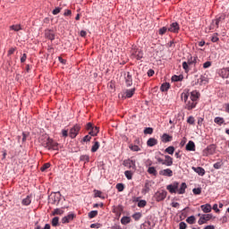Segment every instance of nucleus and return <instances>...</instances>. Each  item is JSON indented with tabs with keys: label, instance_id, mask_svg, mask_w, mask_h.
Masks as SVG:
<instances>
[{
	"label": "nucleus",
	"instance_id": "obj_1",
	"mask_svg": "<svg viewBox=\"0 0 229 229\" xmlns=\"http://www.w3.org/2000/svg\"><path fill=\"white\" fill-rule=\"evenodd\" d=\"M39 140L42 146H44V148H46L47 149H52L53 151H56L58 149V144H56L47 136L41 137Z\"/></svg>",
	"mask_w": 229,
	"mask_h": 229
},
{
	"label": "nucleus",
	"instance_id": "obj_2",
	"mask_svg": "<svg viewBox=\"0 0 229 229\" xmlns=\"http://www.w3.org/2000/svg\"><path fill=\"white\" fill-rule=\"evenodd\" d=\"M216 153V145L211 144L208 146L203 151L202 155L203 157H208L210 155H214Z\"/></svg>",
	"mask_w": 229,
	"mask_h": 229
},
{
	"label": "nucleus",
	"instance_id": "obj_3",
	"mask_svg": "<svg viewBox=\"0 0 229 229\" xmlns=\"http://www.w3.org/2000/svg\"><path fill=\"white\" fill-rule=\"evenodd\" d=\"M180 187V183L178 182H174L166 186L167 191H169L170 194H176L178 192V189Z\"/></svg>",
	"mask_w": 229,
	"mask_h": 229
},
{
	"label": "nucleus",
	"instance_id": "obj_4",
	"mask_svg": "<svg viewBox=\"0 0 229 229\" xmlns=\"http://www.w3.org/2000/svg\"><path fill=\"white\" fill-rule=\"evenodd\" d=\"M153 185H155V182L147 180L143 189L141 190V194H148V192L151 191V187H153Z\"/></svg>",
	"mask_w": 229,
	"mask_h": 229
},
{
	"label": "nucleus",
	"instance_id": "obj_5",
	"mask_svg": "<svg viewBox=\"0 0 229 229\" xmlns=\"http://www.w3.org/2000/svg\"><path fill=\"white\" fill-rule=\"evenodd\" d=\"M135 164H136V161L131 158L125 159L123 161L124 167H128L129 169H133L134 171L137 169V165Z\"/></svg>",
	"mask_w": 229,
	"mask_h": 229
},
{
	"label": "nucleus",
	"instance_id": "obj_6",
	"mask_svg": "<svg viewBox=\"0 0 229 229\" xmlns=\"http://www.w3.org/2000/svg\"><path fill=\"white\" fill-rule=\"evenodd\" d=\"M167 197V191L161 190L156 192L155 198L157 201H164V199Z\"/></svg>",
	"mask_w": 229,
	"mask_h": 229
},
{
	"label": "nucleus",
	"instance_id": "obj_7",
	"mask_svg": "<svg viewBox=\"0 0 229 229\" xmlns=\"http://www.w3.org/2000/svg\"><path fill=\"white\" fill-rule=\"evenodd\" d=\"M78 133H80V125L75 124L71 130H70V137L71 139H76L78 136Z\"/></svg>",
	"mask_w": 229,
	"mask_h": 229
},
{
	"label": "nucleus",
	"instance_id": "obj_8",
	"mask_svg": "<svg viewBox=\"0 0 229 229\" xmlns=\"http://www.w3.org/2000/svg\"><path fill=\"white\" fill-rule=\"evenodd\" d=\"M124 80L126 87H131L133 85V78L131 77V73H130V72H127L124 74Z\"/></svg>",
	"mask_w": 229,
	"mask_h": 229
},
{
	"label": "nucleus",
	"instance_id": "obj_9",
	"mask_svg": "<svg viewBox=\"0 0 229 229\" xmlns=\"http://www.w3.org/2000/svg\"><path fill=\"white\" fill-rule=\"evenodd\" d=\"M210 219H212L211 214L202 215L199 217L198 223H199V225H205V224H207L208 221H210Z\"/></svg>",
	"mask_w": 229,
	"mask_h": 229
},
{
	"label": "nucleus",
	"instance_id": "obj_10",
	"mask_svg": "<svg viewBox=\"0 0 229 229\" xmlns=\"http://www.w3.org/2000/svg\"><path fill=\"white\" fill-rule=\"evenodd\" d=\"M132 58H136V60H142L144 58V53L140 49H137L131 54Z\"/></svg>",
	"mask_w": 229,
	"mask_h": 229
},
{
	"label": "nucleus",
	"instance_id": "obj_11",
	"mask_svg": "<svg viewBox=\"0 0 229 229\" xmlns=\"http://www.w3.org/2000/svg\"><path fill=\"white\" fill-rule=\"evenodd\" d=\"M168 31H171L172 33H178V31H180V24H178L176 21L171 23L170 27L168 28Z\"/></svg>",
	"mask_w": 229,
	"mask_h": 229
},
{
	"label": "nucleus",
	"instance_id": "obj_12",
	"mask_svg": "<svg viewBox=\"0 0 229 229\" xmlns=\"http://www.w3.org/2000/svg\"><path fill=\"white\" fill-rule=\"evenodd\" d=\"M192 171H194V173H197V174H199V176H205V168L201 167V166H192L191 167Z\"/></svg>",
	"mask_w": 229,
	"mask_h": 229
},
{
	"label": "nucleus",
	"instance_id": "obj_13",
	"mask_svg": "<svg viewBox=\"0 0 229 229\" xmlns=\"http://www.w3.org/2000/svg\"><path fill=\"white\" fill-rule=\"evenodd\" d=\"M72 219H74V214H69L65 216H64L61 220V222L63 223V225H65L67 223H71V221H72Z\"/></svg>",
	"mask_w": 229,
	"mask_h": 229
},
{
	"label": "nucleus",
	"instance_id": "obj_14",
	"mask_svg": "<svg viewBox=\"0 0 229 229\" xmlns=\"http://www.w3.org/2000/svg\"><path fill=\"white\" fill-rule=\"evenodd\" d=\"M159 174H161V176H168L169 178H171V176H173V170H171L170 168H166L161 170L159 172Z\"/></svg>",
	"mask_w": 229,
	"mask_h": 229
},
{
	"label": "nucleus",
	"instance_id": "obj_15",
	"mask_svg": "<svg viewBox=\"0 0 229 229\" xmlns=\"http://www.w3.org/2000/svg\"><path fill=\"white\" fill-rule=\"evenodd\" d=\"M198 105V102L194 100H189L186 103L185 108L186 110H192V108H196V106Z\"/></svg>",
	"mask_w": 229,
	"mask_h": 229
},
{
	"label": "nucleus",
	"instance_id": "obj_16",
	"mask_svg": "<svg viewBox=\"0 0 229 229\" xmlns=\"http://www.w3.org/2000/svg\"><path fill=\"white\" fill-rule=\"evenodd\" d=\"M186 151H196V144L194 143V141L190 140L186 144Z\"/></svg>",
	"mask_w": 229,
	"mask_h": 229
},
{
	"label": "nucleus",
	"instance_id": "obj_17",
	"mask_svg": "<svg viewBox=\"0 0 229 229\" xmlns=\"http://www.w3.org/2000/svg\"><path fill=\"white\" fill-rule=\"evenodd\" d=\"M191 101L198 102V99H199V92L197 90L191 91L190 96Z\"/></svg>",
	"mask_w": 229,
	"mask_h": 229
},
{
	"label": "nucleus",
	"instance_id": "obj_18",
	"mask_svg": "<svg viewBox=\"0 0 229 229\" xmlns=\"http://www.w3.org/2000/svg\"><path fill=\"white\" fill-rule=\"evenodd\" d=\"M165 162L163 163V165H166L167 167H171L173 165V157L171 156H165Z\"/></svg>",
	"mask_w": 229,
	"mask_h": 229
},
{
	"label": "nucleus",
	"instance_id": "obj_19",
	"mask_svg": "<svg viewBox=\"0 0 229 229\" xmlns=\"http://www.w3.org/2000/svg\"><path fill=\"white\" fill-rule=\"evenodd\" d=\"M161 140L162 142L164 143H167V142H171V140H173V136L167 134V133H164L162 136H161Z\"/></svg>",
	"mask_w": 229,
	"mask_h": 229
},
{
	"label": "nucleus",
	"instance_id": "obj_20",
	"mask_svg": "<svg viewBox=\"0 0 229 229\" xmlns=\"http://www.w3.org/2000/svg\"><path fill=\"white\" fill-rule=\"evenodd\" d=\"M157 144H158V140L155 138H150L147 141V146H148V148H153V146H157Z\"/></svg>",
	"mask_w": 229,
	"mask_h": 229
},
{
	"label": "nucleus",
	"instance_id": "obj_21",
	"mask_svg": "<svg viewBox=\"0 0 229 229\" xmlns=\"http://www.w3.org/2000/svg\"><path fill=\"white\" fill-rule=\"evenodd\" d=\"M200 208H202V211L205 214H208L209 212H212V206H210V204L201 205Z\"/></svg>",
	"mask_w": 229,
	"mask_h": 229
},
{
	"label": "nucleus",
	"instance_id": "obj_22",
	"mask_svg": "<svg viewBox=\"0 0 229 229\" xmlns=\"http://www.w3.org/2000/svg\"><path fill=\"white\" fill-rule=\"evenodd\" d=\"M220 76L225 79L229 78V67L223 68L221 70Z\"/></svg>",
	"mask_w": 229,
	"mask_h": 229
},
{
	"label": "nucleus",
	"instance_id": "obj_23",
	"mask_svg": "<svg viewBox=\"0 0 229 229\" xmlns=\"http://www.w3.org/2000/svg\"><path fill=\"white\" fill-rule=\"evenodd\" d=\"M187 189V183L182 182L179 189H177V193L185 194V190Z\"/></svg>",
	"mask_w": 229,
	"mask_h": 229
},
{
	"label": "nucleus",
	"instance_id": "obj_24",
	"mask_svg": "<svg viewBox=\"0 0 229 229\" xmlns=\"http://www.w3.org/2000/svg\"><path fill=\"white\" fill-rule=\"evenodd\" d=\"M133 94H135V88L126 89L124 91V96H125V98H131L133 96Z\"/></svg>",
	"mask_w": 229,
	"mask_h": 229
},
{
	"label": "nucleus",
	"instance_id": "obj_25",
	"mask_svg": "<svg viewBox=\"0 0 229 229\" xmlns=\"http://www.w3.org/2000/svg\"><path fill=\"white\" fill-rule=\"evenodd\" d=\"M170 88H171V84H169V82H165L161 85L160 90L161 92H167Z\"/></svg>",
	"mask_w": 229,
	"mask_h": 229
},
{
	"label": "nucleus",
	"instance_id": "obj_26",
	"mask_svg": "<svg viewBox=\"0 0 229 229\" xmlns=\"http://www.w3.org/2000/svg\"><path fill=\"white\" fill-rule=\"evenodd\" d=\"M199 83V85H207V83H208V78H207L205 75H200Z\"/></svg>",
	"mask_w": 229,
	"mask_h": 229
},
{
	"label": "nucleus",
	"instance_id": "obj_27",
	"mask_svg": "<svg viewBox=\"0 0 229 229\" xmlns=\"http://www.w3.org/2000/svg\"><path fill=\"white\" fill-rule=\"evenodd\" d=\"M225 19H226V16L225 14H221L220 16L216 18L215 21L216 28H219V23L222 22V21H225Z\"/></svg>",
	"mask_w": 229,
	"mask_h": 229
},
{
	"label": "nucleus",
	"instance_id": "obj_28",
	"mask_svg": "<svg viewBox=\"0 0 229 229\" xmlns=\"http://www.w3.org/2000/svg\"><path fill=\"white\" fill-rule=\"evenodd\" d=\"M45 35L49 40H55V32L53 30H46Z\"/></svg>",
	"mask_w": 229,
	"mask_h": 229
},
{
	"label": "nucleus",
	"instance_id": "obj_29",
	"mask_svg": "<svg viewBox=\"0 0 229 229\" xmlns=\"http://www.w3.org/2000/svg\"><path fill=\"white\" fill-rule=\"evenodd\" d=\"M21 204L24 205L25 207H28V205L31 204V197L27 196L25 199H22Z\"/></svg>",
	"mask_w": 229,
	"mask_h": 229
},
{
	"label": "nucleus",
	"instance_id": "obj_30",
	"mask_svg": "<svg viewBox=\"0 0 229 229\" xmlns=\"http://www.w3.org/2000/svg\"><path fill=\"white\" fill-rule=\"evenodd\" d=\"M98 133H99V128L98 127L93 126V128L89 131V134L91 135V137H96Z\"/></svg>",
	"mask_w": 229,
	"mask_h": 229
},
{
	"label": "nucleus",
	"instance_id": "obj_31",
	"mask_svg": "<svg viewBox=\"0 0 229 229\" xmlns=\"http://www.w3.org/2000/svg\"><path fill=\"white\" fill-rule=\"evenodd\" d=\"M214 123H216V124H219V126H221V124H224V123H225V118L216 116V117L214 119Z\"/></svg>",
	"mask_w": 229,
	"mask_h": 229
},
{
	"label": "nucleus",
	"instance_id": "obj_32",
	"mask_svg": "<svg viewBox=\"0 0 229 229\" xmlns=\"http://www.w3.org/2000/svg\"><path fill=\"white\" fill-rule=\"evenodd\" d=\"M131 221V218L130 216H123L121 218L122 225H128Z\"/></svg>",
	"mask_w": 229,
	"mask_h": 229
},
{
	"label": "nucleus",
	"instance_id": "obj_33",
	"mask_svg": "<svg viewBox=\"0 0 229 229\" xmlns=\"http://www.w3.org/2000/svg\"><path fill=\"white\" fill-rule=\"evenodd\" d=\"M98 149H99V142L95 141V143L91 147V153H96V151H98Z\"/></svg>",
	"mask_w": 229,
	"mask_h": 229
},
{
	"label": "nucleus",
	"instance_id": "obj_34",
	"mask_svg": "<svg viewBox=\"0 0 229 229\" xmlns=\"http://www.w3.org/2000/svg\"><path fill=\"white\" fill-rule=\"evenodd\" d=\"M129 148L131 149V151H140L141 150V148H140V147H139V145H133V144H130Z\"/></svg>",
	"mask_w": 229,
	"mask_h": 229
},
{
	"label": "nucleus",
	"instance_id": "obj_35",
	"mask_svg": "<svg viewBox=\"0 0 229 229\" xmlns=\"http://www.w3.org/2000/svg\"><path fill=\"white\" fill-rule=\"evenodd\" d=\"M165 153H168V155H174V146L167 147L165 149Z\"/></svg>",
	"mask_w": 229,
	"mask_h": 229
},
{
	"label": "nucleus",
	"instance_id": "obj_36",
	"mask_svg": "<svg viewBox=\"0 0 229 229\" xmlns=\"http://www.w3.org/2000/svg\"><path fill=\"white\" fill-rule=\"evenodd\" d=\"M148 173L149 174H153V176H157V169L155 168V166H149L148 169Z\"/></svg>",
	"mask_w": 229,
	"mask_h": 229
},
{
	"label": "nucleus",
	"instance_id": "obj_37",
	"mask_svg": "<svg viewBox=\"0 0 229 229\" xmlns=\"http://www.w3.org/2000/svg\"><path fill=\"white\" fill-rule=\"evenodd\" d=\"M186 222L189 223V225H194L196 223V216H191L186 219Z\"/></svg>",
	"mask_w": 229,
	"mask_h": 229
},
{
	"label": "nucleus",
	"instance_id": "obj_38",
	"mask_svg": "<svg viewBox=\"0 0 229 229\" xmlns=\"http://www.w3.org/2000/svg\"><path fill=\"white\" fill-rule=\"evenodd\" d=\"M124 174L127 180H131V178H133V173L130 170L125 171Z\"/></svg>",
	"mask_w": 229,
	"mask_h": 229
},
{
	"label": "nucleus",
	"instance_id": "obj_39",
	"mask_svg": "<svg viewBox=\"0 0 229 229\" xmlns=\"http://www.w3.org/2000/svg\"><path fill=\"white\" fill-rule=\"evenodd\" d=\"M143 133L145 135H151L153 133V128L151 127H146L143 131Z\"/></svg>",
	"mask_w": 229,
	"mask_h": 229
},
{
	"label": "nucleus",
	"instance_id": "obj_40",
	"mask_svg": "<svg viewBox=\"0 0 229 229\" xmlns=\"http://www.w3.org/2000/svg\"><path fill=\"white\" fill-rule=\"evenodd\" d=\"M50 167H51V164L46 163L41 166L40 171H42V173H44V172L47 171V169H49Z\"/></svg>",
	"mask_w": 229,
	"mask_h": 229
},
{
	"label": "nucleus",
	"instance_id": "obj_41",
	"mask_svg": "<svg viewBox=\"0 0 229 229\" xmlns=\"http://www.w3.org/2000/svg\"><path fill=\"white\" fill-rule=\"evenodd\" d=\"M182 80H183V76L182 75L172 76V81H182Z\"/></svg>",
	"mask_w": 229,
	"mask_h": 229
},
{
	"label": "nucleus",
	"instance_id": "obj_42",
	"mask_svg": "<svg viewBox=\"0 0 229 229\" xmlns=\"http://www.w3.org/2000/svg\"><path fill=\"white\" fill-rule=\"evenodd\" d=\"M98 216V210H92L88 214L89 219H94Z\"/></svg>",
	"mask_w": 229,
	"mask_h": 229
},
{
	"label": "nucleus",
	"instance_id": "obj_43",
	"mask_svg": "<svg viewBox=\"0 0 229 229\" xmlns=\"http://www.w3.org/2000/svg\"><path fill=\"white\" fill-rule=\"evenodd\" d=\"M132 217L135 221H139V219H140V217H142V213H140V212L134 213L132 215Z\"/></svg>",
	"mask_w": 229,
	"mask_h": 229
},
{
	"label": "nucleus",
	"instance_id": "obj_44",
	"mask_svg": "<svg viewBox=\"0 0 229 229\" xmlns=\"http://www.w3.org/2000/svg\"><path fill=\"white\" fill-rule=\"evenodd\" d=\"M146 205H148V202H146V200L141 199L138 202V207L140 208H144V207H146Z\"/></svg>",
	"mask_w": 229,
	"mask_h": 229
},
{
	"label": "nucleus",
	"instance_id": "obj_45",
	"mask_svg": "<svg viewBox=\"0 0 229 229\" xmlns=\"http://www.w3.org/2000/svg\"><path fill=\"white\" fill-rule=\"evenodd\" d=\"M116 189H117L118 192H123V191H124V184L121 183V182L117 183Z\"/></svg>",
	"mask_w": 229,
	"mask_h": 229
},
{
	"label": "nucleus",
	"instance_id": "obj_46",
	"mask_svg": "<svg viewBox=\"0 0 229 229\" xmlns=\"http://www.w3.org/2000/svg\"><path fill=\"white\" fill-rule=\"evenodd\" d=\"M80 159L81 162H89V160H90V157H89V155H82Z\"/></svg>",
	"mask_w": 229,
	"mask_h": 229
},
{
	"label": "nucleus",
	"instance_id": "obj_47",
	"mask_svg": "<svg viewBox=\"0 0 229 229\" xmlns=\"http://www.w3.org/2000/svg\"><path fill=\"white\" fill-rule=\"evenodd\" d=\"M181 98H182V101L187 103V99H189V93L188 92L182 93Z\"/></svg>",
	"mask_w": 229,
	"mask_h": 229
},
{
	"label": "nucleus",
	"instance_id": "obj_48",
	"mask_svg": "<svg viewBox=\"0 0 229 229\" xmlns=\"http://www.w3.org/2000/svg\"><path fill=\"white\" fill-rule=\"evenodd\" d=\"M11 30H13V31H21V25L17 24V25H12L10 27Z\"/></svg>",
	"mask_w": 229,
	"mask_h": 229
},
{
	"label": "nucleus",
	"instance_id": "obj_49",
	"mask_svg": "<svg viewBox=\"0 0 229 229\" xmlns=\"http://www.w3.org/2000/svg\"><path fill=\"white\" fill-rule=\"evenodd\" d=\"M198 59V57H192V56H191V58L188 60V62H186V63H188L190 65H192V64H196V60Z\"/></svg>",
	"mask_w": 229,
	"mask_h": 229
},
{
	"label": "nucleus",
	"instance_id": "obj_50",
	"mask_svg": "<svg viewBox=\"0 0 229 229\" xmlns=\"http://www.w3.org/2000/svg\"><path fill=\"white\" fill-rule=\"evenodd\" d=\"M192 192H193V194H195V196H198V195L201 194V188H194L192 190Z\"/></svg>",
	"mask_w": 229,
	"mask_h": 229
},
{
	"label": "nucleus",
	"instance_id": "obj_51",
	"mask_svg": "<svg viewBox=\"0 0 229 229\" xmlns=\"http://www.w3.org/2000/svg\"><path fill=\"white\" fill-rule=\"evenodd\" d=\"M213 167H214L215 169H221V167H223V163H221V162H216V163H215V164L213 165Z\"/></svg>",
	"mask_w": 229,
	"mask_h": 229
},
{
	"label": "nucleus",
	"instance_id": "obj_52",
	"mask_svg": "<svg viewBox=\"0 0 229 229\" xmlns=\"http://www.w3.org/2000/svg\"><path fill=\"white\" fill-rule=\"evenodd\" d=\"M72 14V12L71 10H69V9L64 10V13H63V15H64V17H69V16H71Z\"/></svg>",
	"mask_w": 229,
	"mask_h": 229
},
{
	"label": "nucleus",
	"instance_id": "obj_53",
	"mask_svg": "<svg viewBox=\"0 0 229 229\" xmlns=\"http://www.w3.org/2000/svg\"><path fill=\"white\" fill-rule=\"evenodd\" d=\"M52 226H58V216H55L52 219Z\"/></svg>",
	"mask_w": 229,
	"mask_h": 229
},
{
	"label": "nucleus",
	"instance_id": "obj_54",
	"mask_svg": "<svg viewBox=\"0 0 229 229\" xmlns=\"http://www.w3.org/2000/svg\"><path fill=\"white\" fill-rule=\"evenodd\" d=\"M189 65L187 62L182 63V69H184L185 72H189Z\"/></svg>",
	"mask_w": 229,
	"mask_h": 229
},
{
	"label": "nucleus",
	"instance_id": "obj_55",
	"mask_svg": "<svg viewBox=\"0 0 229 229\" xmlns=\"http://www.w3.org/2000/svg\"><path fill=\"white\" fill-rule=\"evenodd\" d=\"M212 66V62L207 61L206 63L203 64V69H208V67Z\"/></svg>",
	"mask_w": 229,
	"mask_h": 229
},
{
	"label": "nucleus",
	"instance_id": "obj_56",
	"mask_svg": "<svg viewBox=\"0 0 229 229\" xmlns=\"http://www.w3.org/2000/svg\"><path fill=\"white\" fill-rule=\"evenodd\" d=\"M167 31V27H162L159 29V35H165V33Z\"/></svg>",
	"mask_w": 229,
	"mask_h": 229
},
{
	"label": "nucleus",
	"instance_id": "obj_57",
	"mask_svg": "<svg viewBox=\"0 0 229 229\" xmlns=\"http://www.w3.org/2000/svg\"><path fill=\"white\" fill-rule=\"evenodd\" d=\"M90 228H96V229L101 228V224L99 223L91 224Z\"/></svg>",
	"mask_w": 229,
	"mask_h": 229
},
{
	"label": "nucleus",
	"instance_id": "obj_58",
	"mask_svg": "<svg viewBox=\"0 0 229 229\" xmlns=\"http://www.w3.org/2000/svg\"><path fill=\"white\" fill-rule=\"evenodd\" d=\"M90 139H92V137H90L89 135H86L83 137L82 141L83 142H90Z\"/></svg>",
	"mask_w": 229,
	"mask_h": 229
},
{
	"label": "nucleus",
	"instance_id": "obj_59",
	"mask_svg": "<svg viewBox=\"0 0 229 229\" xmlns=\"http://www.w3.org/2000/svg\"><path fill=\"white\" fill-rule=\"evenodd\" d=\"M187 228V224L185 222H181L179 224V229H186Z\"/></svg>",
	"mask_w": 229,
	"mask_h": 229
},
{
	"label": "nucleus",
	"instance_id": "obj_60",
	"mask_svg": "<svg viewBox=\"0 0 229 229\" xmlns=\"http://www.w3.org/2000/svg\"><path fill=\"white\" fill-rule=\"evenodd\" d=\"M187 123L188 124H194L195 123V120L192 116H190L188 119H187Z\"/></svg>",
	"mask_w": 229,
	"mask_h": 229
},
{
	"label": "nucleus",
	"instance_id": "obj_61",
	"mask_svg": "<svg viewBox=\"0 0 229 229\" xmlns=\"http://www.w3.org/2000/svg\"><path fill=\"white\" fill-rule=\"evenodd\" d=\"M58 60L62 65H65V64H67V61L60 56L58 57Z\"/></svg>",
	"mask_w": 229,
	"mask_h": 229
},
{
	"label": "nucleus",
	"instance_id": "obj_62",
	"mask_svg": "<svg viewBox=\"0 0 229 229\" xmlns=\"http://www.w3.org/2000/svg\"><path fill=\"white\" fill-rule=\"evenodd\" d=\"M219 38L216 35L211 37V42H218Z\"/></svg>",
	"mask_w": 229,
	"mask_h": 229
},
{
	"label": "nucleus",
	"instance_id": "obj_63",
	"mask_svg": "<svg viewBox=\"0 0 229 229\" xmlns=\"http://www.w3.org/2000/svg\"><path fill=\"white\" fill-rule=\"evenodd\" d=\"M148 76L149 78H151V76H153V74H155V71L153 69H149L147 72Z\"/></svg>",
	"mask_w": 229,
	"mask_h": 229
},
{
	"label": "nucleus",
	"instance_id": "obj_64",
	"mask_svg": "<svg viewBox=\"0 0 229 229\" xmlns=\"http://www.w3.org/2000/svg\"><path fill=\"white\" fill-rule=\"evenodd\" d=\"M62 136L63 137H69V131L67 130H63L62 131Z\"/></svg>",
	"mask_w": 229,
	"mask_h": 229
}]
</instances>
